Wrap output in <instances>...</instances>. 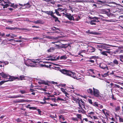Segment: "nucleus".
Returning <instances> with one entry per match:
<instances>
[{"label": "nucleus", "mask_w": 123, "mask_h": 123, "mask_svg": "<svg viewBox=\"0 0 123 123\" xmlns=\"http://www.w3.org/2000/svg\"><path fill=\"white\" fill-rule=\"evenodd\" d=\"M27 78L28 77L24 75H20L19 76V78L21 80H26Z\"/></svg>", "instance_id": "obj_16"}, {"label": "nucleus", "mask_w": 123, "mask_h": 123, "mask_svg": "<svg viewBox=\"0 0 123 123\" xmlns=\"http://www.w3.org/2000/svg\"><path fill=\"white\" fill-rule=\"evenodd\" d=\"M27 108H29L30 110H35L37 109L36 107L26 106Z\"/></svg>", "instance_id": "obj_27"}, {"label": "nucleus", "mask_w": 123, "mask_h": 123, "mask_svg": "<svg viewBox=\"0 0 123 123\" xmlns=\"http://www.w3.org/2000/svg\"><path fill=\"white\" fill-rule=\"evenodd\" d=\"M0 63H3L4 64H5V65L6 64H7L8 63V62H1L0 61Z\"/></svg>", "instance_id": "obj_42"}, {"label": "nucleus", "mask_w": 123, "mask_h": 123, "mask_svg": "<svg viewBox=\"0 0 123 123\" xmlns=\"http://www.w3.org/2000/svg\"><path fill=\"white\" fill-rule=\"evenodd\" d=\"M94 74V72L93 70L91 69L88 70V72L87 73V74L88 75H90L93 77H95L96 76L93 75Z\"/></svg>", "instance_id": "obj_8"}, {"label": "nucleus", "mask_w": 123, "mask_h": 123, "mask_svg": "<svg viewBox=\"0 0 123 123\" xmlns=\"http://www.w3.org/2000/svg\"><path fill=\"white\" fill-rule=\"evenodd\" d=\"M87 92L88 93L91 94L92 95L93 91L91 89L89 88L87 89Z\"/></svg>", "instance_id": "obj_20"}, {"label": "nucleus", "mask_w": 123, "mask_h": 123, "mask_svg": "<svg viewBox=\"0 0 123 123\" xmlns=\"http://www.w3.org/2000/svg\"><path fill=\"white\" fill-rule=\"evenodd\" d=\"M0 75L3 78H6V79H9L7 80L8 81H12L14 80L18 79V77H13L11 76L8 74H7L4 73V72H2L1 73H0Z\"/></svg>", "instance_id": "obj_3"}, {"label": "nucleus", "mask_w": 123, "mask_h": 123, "mask_svg": "<svg viewBox=\"0 0 123 123\" xmlns=\"http://www.w3.org/2000/svg\"><path fill=\"white\" fill-rule=\"evenodd\" d=\"M11 35H12L13 36V37H17V35H15L13 34H11Z\"/></svg>", "instance_id": "obj_59"}, {"label": "nucleus", "mask_w": 123, "mask_h": 123, "mask_svg": "<svg viewBox=\"0 0 123 123\" xmlns=\"http://www.w3.org/2000/svg\"><path fill=\"white\" fill-rule=\"evenodd\" d=\"M94 113L93 112H91L89 113V114L91 115H94Z\"/></svg>", "instance_id": "obj_55"}, {"label": "nucleus", "mask_w": 123, "mask_h": 123, "mask_svg": "<svg viewBox=\"0 0 123 123\" xmlns=\"http://www.w3.org/2000/svg\"><path fill=\"white\" fill-rule=\"evenodd\" d=\"M55 48L54 47H51L48 50V52H53L55 50Z\"/></svg>", "instance_id": "obj_21"}, {"label": "nucleus", "mask_w": 123, "mask_h": 123, "mask_svg": "<svg viewBox=\"0 0 123 123\" xmlns=\"http://www.w3.org/2000/svg\"><path fill=\"white\" fill-rule=\"evenodd\" d=\"M94 48L91 46H89L88 47V51L90 52H92L94 51Z\"/></svg>", "instance_id": "obj_12"}, {"label": "nucleus", "mask_w": 123, "mask_h": 123, "mask_svg": "<svg viewBox=\"0 0 123 123\" xmlns=\"http://www.w3.org/2000/svg\"><path fill=\"white\" fill-rule=\"evenodd\" d=\"M110 105L113 107H114L115 106V105L113 104V103H110Z\"/></svg>", "instance_id": "obj_53"}, {"label": "nucleus", "mask_w": 123, "mask_h": 123, "mask_svg": "<svg viewBox=\"0 0 123 123\" xmlns=\"http://www.w3.org/2000/svg\"><path fill=\"white\" fill-rule=\"evenodd\" d=\"M50 117L52 118H56V116L55 114H53V115H50Z\"/></svg>", "instance_id": "obj_29"}, {"label": "nucleus", "mask_w": 123, "mask_h": 123, "mask_svg": "<svg viewBox=\"0 0 123 123\" xmlns=\"http://www.w3.org/2000/svg\"><path fill=\"white\" fill-rule=\"evenodd\" d=\"M99 67L103 69H105L106 67V66L103 63H101L99 65Z\"/></svg>", "instance_id": "obj_18"}, {"label": "nucleus", "mask_w": 123, "mask_h": 123, "mask_svg": "<svg viewBox=\"0 0 123 123\" xmlns=\"http://www.w3.org/2000/svg\"><path fill=\"white\" fill-rule=\"evenodd\" d=\"M6 0H0V5L3 6V8H4L10 6L13 7L14 4H13L6 3Z\"/></svg>", "instance_id": "obj_4"}, {"label": "nucleus", "mask_w": 123, "mask_h": 123, "mask_svg": "<svg viewBox=\"0 0 123 123\" xmlns=\"http://www.w3.org/2000/svg\"><path fill=\"white\" fill-rule=\"evenodd\" d=\"M89 33L92 34H94V35H97V33L96 32H94L93 31H90Z\"/></svg>", "instance_id": "obj_38"}, {"label": "nucleus", "mask_w": 123, "mask_h": 123, "mask_svg": "<svg viewBox=\"0 0 123 123\" xmlns=\"http://www.w3.org/2000/svg\"><path fill=\"white\" fill-rule=\"evenodd\" d=\"M61 72L62 73L64 74L70 76L74 79H76L77 80H79L80 81H82L81 79L76 78L75 73L74 72L65 69H62L61 70Z\"/></svg>", "instance_id": "obj_1"}, {"label": "nucleus", "mask_w": 123, "mask_h": 123, "mask_svg": "<svg viewBox=\"0 0 123 123\" xmlns=\"http://www.w3.org/2000/svg\"><path fill=\"white\" fill-rule=\"evenodd\" d=\"M37 110L38 111L39 113V114H40L41 112V111L40 110V109H37Z\"/></svg>", "instance_id": "obj_60"}, {"label": "nucleus", "mask_w": 123, "mask_h": 123, "mask_svg": "<svg viewBox=\"0 0 123 123\" xmlns=\"http://www.w3.org/2000/svg\"><path fill=\"white\" fill-rule=\"evenodd\" d=\"M80 107V109L78 110V111L79 113H83L84 112V111L83 109V108H85V106L84 105H83L82 106L81 105H79Z\"/></svg>", "instance_id": "obj_9"}, {"label": "nucleus", "mask_w": 123, "mask_h": 123, "mask_svg": "<svg viewBox=\"0 0 123 123\" xmlns=\"http://www.w3.org/2000/svg\"><path fill=\"white\" fill-rule=\"evenodd\" d=\"M92 105L96 107H98V106L99 105L97 104V103L96 102H95L93 103L92 104Z\"/></svg>", "instance_id": "obj_37"}, {"label": "nucleus", "mask_w": 123, "mask_h": 123, "mask_svg": "<svg viewBox=\"0 0 123 123\" xmlns=\"http://www.w3.org/2000/svg\"><path fill=\"white\" fill-rule=\"evenodd\" d=\"M63 46L62 47V48H67L68 46V45L67 44H63Z\"/></svg>", "instance_id": "obj_44"}, {"label": "nucleus", "mask_w": 123, "mask_h": 123, "mask_svg": "<svg viewBox=\"0 0 123 123\" xmlns=\"http://www.w3.org/2000/svg\"><path fill=\"white\" fill-rule=\"evenodd\" d=\"M42 21L41 20H38L36 21H35L34 22V23L36 24H40L42 23Z\"/></svg>", "instance_id": "obj_25"}, {"label": "nucleus", "mask_w": 123, "mask_h": 123, "mask_svg": "<svg viewBox=\"0 0 123 123\" xmlns=\"http://www.w3.org/2000/svg\"><path fill=\"white\" fill-rule=\"evenodd\" d=\"M86 51L85 50H81L80 51V52L79 53V54H80L81 53H85L86 52Z\"/></svg>", "instance_id": "obj_50"}, {"label": "nucleus", "mask_w": 123, "mask_h": 123, "mask_svg": "<svg viewBox=\"0 0 123 123\" xmlns=\"http://www.w3.org/2000/svg\"><path fill=\"white\" fill-rule=\"evenodd\" d=\"M61 91L64 94H65L66 96H67V95H68V93L65 91V89L63 88H61Z\"/></svg>", "instance_id": "obj_22"}, {"label": "nucleus", "mask_w": 123, "mask_h": 123, "mask_svg": "<svg viewBox=\"0 0 123 123\" xmlns=\"http://www.w3.org/2000/svg\"><path fill=\"white\" fill-rule=\"evenodd\" d=\"M89 102L91 104H93V103L92 101V100L91 99H90L88 100Z\"/></svg>", "instance_id": "obj_56"}, {"label": "nucleus", "mask_w": 123, "mask_h": 123, "mask_svg": "<svg viewBox=\"0 0 123 123\" xmlns=\"http://www.w3.org/2000/svg\"><path fill=\"white\" fill-rule=\"evenodd\" d=\"M93 91L92 95L95 97H99L100 96V93L99 90L93 88Z\"/></svg>", "instance_id": "obj_6"}, {"label": "nucleus", "mask_w": 123, "mask_h": 123, "mask_svg": "<svg viewBox=\"0 0 123 123\" xmlns=\"http://www.w3.org/2000/svg\"><path fill=\"white\" fill-rule=\"evenodd\" d=\"M118 52L117 53H123V49H119Z\"/></svg>", "instance_id": "obj_36"}, {"label": "nucleus", "mask_w": 123, "mask_h": 123, "mask_svg": "<svg viewBox=\"0 0 123 123\" xmlns=\"http://www.w3.org/2000/svg\"><path fill=\"white\" fill-rule=\"evenodd\" d=\"M56 10L57 11L60 12L63 11L66 12L67 11V10L66 9L64 8H59Z\"/></svg>", "instance_id": "obj_14"}, {"label": "nucleus", "mask_w": 123, "mask_h": 123, "mask_svg": "<svg viewBox=\"0 0 123 123\" xmlns=\"http://www.w3.org/2000/svg\"><path fill=\"white\" fill-rule=\"evenodd\" d=\"M67 57L65 55H63L60 57L58 56V57H54L50 59L52 61H54L60 59L61 60H65L67 59Z\"/></svg>", "instance_id": "obj_5"}, {"label": "nucleus", "mask_w": 123, "mask_h": 123, "mask_svg": "<svg viewBox=\"0 0 123 123\" xmlns=\"http://www.w3.org/2000/svg\"><path fill=\"white\" fill-rule=\"evenodd\" d=\"M114 85H115L114 87L115 88H116V87H117L118 88H119L120 87V86L118 85H117L116 84H115Z\"/></svg>", "instance_id": "obj_49"}, {"label": "nucleus", "mask_w": 123, "mask_h": 123, "mask_svg": "<svg viewBox=\"0 0 123 123\" xmlns=\"http://www.w3.org/2000/svg\"><path fill=\"white\" fill-rule=\"evenodd\" d=\"M119 120L120 122H123V119L122 118H121L120 117H119Z\"/></svg>", "instance_id": "obj_48"}, {"label": "nucleus", "mask_w": 123, "mask_h": 123, "mask_svg": "<svg viewBox=\"0 0 123 123\" xmlns=\"http://www.w3.org/2000/svg\"><path fill=\"white\" fill-rule=\"evenodd\" d=\"M76 116L77 117V118H79L81 120V119H82V117L81 115V114H77L76 115Z\"/></svg>", "instance_id": "obj_32"}, {"label": "nucleus", "mask_w": 123, "mask_h": 123, "mask_svg": "<svg viewBox=\"0 0 123 123\" xmlns=\"http://www.w3.org/2000/svg\"><path fill=\"white\" fill-rule=\"evenodd\" d=\"M72 119L73 120H74L76 121H78V120L77 118H72Z\"/></svg>", "instance_id": "obj_54"}, {"label": "nucleus", "mask_w": 123, "mask_h": 123, "mask_svg": "<svg viewBox=\"0 0 123 123\" xmlns=\"http://www.w3.org/2000/svg\"><path fill=\"white\" fill-rule=\"evenodd\" d=\"M14 41H15L14 42H19L20 43L21 42H22V41L21 40H14Z\"/></svg>", "instance_id": "obj_51"}, {"label": "nucleus", "mask_w": 123, "mask_h": 123, "mask_svg": "<svg viewBox=\"0 0 123 123\" xmlns=\"http://www.w3.org/2000/svg\"><path fill=\"white\" fill-rule=\"evenodd\" d=\"M16 27H6V29H8L11 30H14L16 29Z\"/></svg>", "instance_id": "obj_28"}, {"label": "nucleus", "mask_w": 123, "mask_h": 123, "mask_svg": "<svg viewBox=\"0 0 123 123\" xmlns=\"http://www.w3.org/2000/svg\"><path fill=\"white\" fill-rule=\"evenodd\" d=\"M89 117H90L93 120H94L96 119H98L97 117L95 116H92L91 115H89Z\"/></svg>", "instance_id": "obj_17"}, {"label": "nucleus", "mask_w": 123, "mask_h": 123, "mask_svg": "<svg viewBox=\"0 0 123 123\" xmlns=\"http://www.w3.org/2000/svg\"><path fill=\"white\" fill-rule=\"evenodd\" d=\"M80 103L82 106L83 105L84 106V102L83 100L81 99L80 100Z\"/></svg>", "instance_id": "obj_33"}, {"label": "nucleus", "mask_w": 123, "mask_h": 123, "mask_svg": "<svg viewBox=\"0 0 123 123\" xmlns=\"http://www.w3.org/2000/svg\"><path fill=\"white\" fill-rule=\"evenodd\" d=\"M89 61L91 62H92V63H94V60H90Z\"/></svg>", "instance_id": "obj_61"}, {"label": "nucleus", "mask_w": 123, "mask_h": 123, "mask_svg": "<svg viewBox=\"0 0 123 123\" xmlns=\"http://www.w3.org/2000/svg\"><path fill=\"white\" fill-rule=\"evenodd\" d=\"M55 47H57V48H59L60 46H59V45H57V44H55Z\"/></svg>", "instance_id": "obj_63"}, {"label": "nucleus", "mask_w": 123, "mask_h": 123, "mask_svg": "<svg viewBox=\"0 0 123 123\" xmlns=\"http://www.w3.org/2000/svg\"><path fill=\"white\" fill-rule=\"evenodd\" d=\"M16 121H17V122H19L21 121V120L19 118H18L16 120Z\"/></svg>", "instance_id": "obj_57"}, {"label": "nucleus", "mask_w": 123, "mask_h": 123, "mask_svg": "<svg viewBox=\"0 0 123 123\" xmlns=\"http://www.w3.org/2000/svg\"><path fill=\"white\" fill-rule=\"evenodd\" d=\"M24 5L25 6H26V5H27V6H26L27 8H28L30 7V5H29V3H27L26 4H25Z\"/></svg>", "instance_id": "obj_52"}, {"label": "nucleus", "mask_w": 123, "mask_h": 123, "mask_svg": "<svg viewBox=\"0 0 123 123\" xmlns=\"http://www.w3.org/2000/svg\"><path fill=\"white\" fill-rule=\"evenodd\" d=\"M102 111L105 116L108 115H109V111L105 109H103L102 110Z\"/></svg>", "instance_id": "obj_15"}, {"label": "nucleus", "mask_w": 123, "mask_h": 123, "mask_svg": "<svg viewBox=\"0 0 123 123\" xmlns=\"http://www.w3.org/2000/svg\"><path fill=\"white\" fill-rule=\"evenodd\" d=\"M10 35H11V34H7L6 35V36L7 37H9Z\"/></svg>", "instance_id": "obj_62"}, {"label": "nucleus", "mask_w": 123, "mask_h": 123, "mask_svg": "<svg viewBox=\"0 0 123 123\" xmlns=\"http://www.w3.org/2000/svg\"><path fill=\"white\" fill-rule=\"evenodd\" d=\"M57 100H60V101H64L65 100L64 99H62V98H60V97H58L57 98Z\"/></svg>", "instance_id": "obj_40"}, {"label": "nucleus", "mask_w": 123, "mask_h": 123, "mask_svg": "<svg viewBox=\"0 0 123 123\" xmlns=\"http://www.w3.org/2000/svg\"><path fill=\"white\" fill-rule=\"evenodd\" d=\"M51 100H54L55 102H56V99L55 98H51Z\"/></svg>", "instance_id": "obj_58"}, {"label": "nucleus", "mask_w": 123, "mask_h": 123, "mask_svg": "<svg viewBox=\"0 0 123 123\" xmlns=\"http://www.w3.org/2000/svg\"><path fill=\"white\" fill-rule=\"evenodd\" d=\"M113 63L115 64H118V62L117 61V60H114L113 61Z\"/></svg>", "instance_id": "obj_39"}, {"label": "nucleus", "mask_w": 123, "mask_h": 123, "mask_svg": "<svg viewBox=\"0 0 123 123\" xmlns=\"http://www.w3.org/2000/svg\"><path fill=\"white\" fill-rule=\"evenodd\" d=\"M110 51H103L102 53L101 54H107V53H110Z\"/></svg>", "instance_id": "obj_30"}, {"label": "nucleus", "mask_w": 123, "mask_h": 123, "mask_svg": "<svg viewBox=\"0 0 123 123\" xmlns=\"http://www.w3.org/2000/svg\"><path fill=\"white\" fill-rule=\"evenodd\" d=\"M59 119L61 120L64 121L65 120V118L63 117L62 115H59Z\"/></svg>", "instance_id": "obj_24"}, {"label": "nucleus", "mask_w": 123, "mask_h": 123, "mask_svg": "<svg viewBox=\"0 0 123 123\" xmlns=\"http://www.w3.org/2000/svg\"><path fill=\"white\" fill-rule=\"evenodd\" d=\"M120 109V107L119 106H118L117 107H116L115 108V109L116 111H118Z\"/></svg>", "instance_id": "obj_45"}, {"label": "nucleus", "mask_w": 123, "mask_h": 123, "mask_svg": "<svg viewBox=\"0 0 123 123\" xmlns=\"http://www.w3.org/2000/svg\"><path fill=\"white\" fill-rule=\"evenodd\" d=\"M88 120L87 118H84L82 120L81 119V123H86V122H88Z\"/></svg>", "instance_id": "obj_19"}, {"label": "nucleus", "mask_w": 123, "mask_h": 123, "mask_svg": "<svg viewBox=\"0 0 123 123\" xmlns=\"http://www.w3.org/2000/svg\"><path fill=\"white\" fill-rule=\"evenodd\" d=\"M21 101L22 102H31L32 101L31 100H28V99H27V100L22 99Z\"/></svg>", "instance_id": "obj_26"}, {"label": "nucleus", "mask_w": 123, "mask_h": 123, "mask_svg": "<svg viewBox=\"0 0 123 123\" xmlns=\"http://www.w3.org/2000/svg\"><path fill=\"white\" fill-rule=\"evenodd\" d=\"M72 100L73 102H75L77 103H78L79 105H80V100L78 99L73 97L72 98Z\"/></svg>", "instance_id": "obj_10"}, {"label": "nucleus", "mask_w": 123, "mask_h": 123, "mask_svg": "<svg viewBox=\"0 0 123 123\" xmlns=\"http://www.w3.org/2000/svg\"><path fill=\"white\" fill-rule=\"evenodd\" d=\"M66 17L68 18L70 20L74 21V15H72L71 14L68 13H66L65 14Z\"/></svg>", "instance_id": "obj_7"}, {"label": "nucleus", "mask_w": 123, "mask_h": 123, "mask_svg": "<svg viewBox=\"0 0 123 123\" xmlns=\"http://www.w3.org/2000/svg\"><path fill=\"white\" fill-rule=\"evenodd\" d=\"M13 22V21L11 20H7L6 21V23H12Z\"/></svg>", "instance_id": "obj_43"}, {"label": "nucleus", "mask_w": 123, "mask_h": 123, "mask_svg": "<svg viewBox=\"0 0 123 123\" xmlns=\"http://www.w3.org/2000/svg\"><path fill=\"white\" fill-rule=\"evenodd\" d=\"M90 22V24L92 25H96V23H95L93 22V21H91Z\"/></svg>", "instance_id": "obj_46"}, {"label": "nucleus", "mask_w": 123, "mask_h": 123, "mask_svg": "<svg viewBox=\"0 0 123 123\" xmlns=\"http://www.w3.org/2000/svg\"><path fill=\"white\" fill-rule=\"evenodd\" d=\"M24 96H21L20 95H18L17 96L14 95L11 96H10V98H16L19 97L24 98Z\"/></svg>", "instance_id": "obj_13"}, {"label": "nucleus", "mask_w": 123, "mask_h": 123, "mask_svg": "<svg viewBox=\"0 0 123 123\" xmlns=\"http://www.w3.org/2000/svg\"><path fill=\"white\" fill-rule=\"evenodd\" d=\"M53 17L54 18H55V22H56L57 21H58V22H60V21H59V20H58V18H57V17H56V16H55L54 15Z\"/></svg>", "instance_id": "obj_31"}, {"label": "nucleus", "mask_w": 123, "mask_h": 123, "mask_svg": "<svg viewBox=\"0 0 123 123\" xmlns=\"http://www.w3.org/2000/svg\"><path fill=\"white\" fill-rule=\"evenodd\" d=\"M120 57L121 59H123V55H120Z\"/></svg>", "instance_id": "obj_64"}, {"label": "nucleus", "mask_w": 123, "mask_h": 123, "mask_svg": "<svg viewBox=\"0 0 123 123\" xmlns=\"http://www.w3.org/2000/svg\"><path fill=\"white\" fill-rule=\"evenodd\" d=\"M37 39H39V40H40L41 39H42V38L38 37H35L33 38V40H37Z\"/></svg>", "instance_id": "obj_41"}, {"label": "nucleus", "mask_w": 123, "mask_h": 123, "mask_svg": "<svg viewBox=\"0 0 123 123\" xmlns=\"http://www.w3.org/2000/svg\"><path fill=\"white\" fill-rule=\"evenodd\" d=\"M20 92L22 94H24L26 93V91L24 90H20Z\"/></svg>", "instance_id": "obj_47"}, {"label": "nucleus", "mask_w": 123, "mask_h": 123, "mask_svg": "<svg viewBox=\"0 0 123 123\" xmlns=\"http://www.w3.org/2000/svg\"><path fill=\"white\" fill-rule=\"evenodd\" d=\"M43 12L49 15H50L52 17L54 15L53 14L55 13H53V12L52 11H44Z\"/></svg>", "instance_id": "obj_11"}, {"label": "nucleus", "mask_w": 123, "mask_h": 123, "mask_svg": "<svg viewBox=\"0 0 123 123\" xmlns=\"http://www.w3.org/2000/svg\"><path fill=\"white\" fill-rule=\"evenodd\" d=\"M38 59L36 60L30 59H28L26 60L24 59L25 63L26 65L27 66H30L31 67H34L33 65H32L31 64H35L37 63H38Z\"/></svg>", "instance_id": "obj_2"}, {"label": "nucleus", "mask_w": 123, "mask_h": 123, "mask_svg": "<svg viewBox=\"0 0 123 123\" xmlns=\"http://www.w3.org/2000/svg\"><path fill=\"white\" fill-rule=\"evenodd\" d=\"M58 11L56 9L55 10V12L56 13V14L58 16H61V15L59 14V12H58Z\"/></svg>", "instance_id": "obj_34"}, {"label": "nucleus", "mask_w": 123, "mask_h": 123, "mask_svg": "<svg viewBox=\"0 0 123 123\" xmlns=\"http://www.w3.org/2000/svg\"><path fill=\"white\" fill-rule=\"evenodd\" d=\"M8 81V80H6V81H5V80H2L0 82V86L2 84H3L5 82Z\"/></svg>", "instance_id": "obj_35"}, {"label": "nucleus", "mask_w": 123, "mask_h": 123, "mask_svg": "<svg viewBox=\"0 0 123 123\" xmlns=\"http://www.w3.org/2000/svg\"><path fill=\"white\" fill-rule=\"evenodd\" d=\"M110 45H108L106 44H105L103 45H102L101 46V47L103 49H106L108 48V46H109Z\"/></svg>", "instance_id": "obj_23"}]
</instances>
